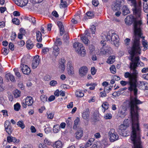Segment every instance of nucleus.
<instances>
[{"instance_id":"nucleus-27","label":"nucleus","mask_w":148,"mask_h":148,"mask_svg":"<svg viewBox=\"0 0 148 148\" xmlns=\"http://www.w3.org/2000/svg\"><path fill=\"white\" fill-rule=\"evenodd\" d=\"M95 140L94 138H91L87 142L84 144V147L87 148L90 147L93 143V142Z\"/></svg>"},{"instance_id":"nucleus-28","label":"nucleus","mask_w":148,"mask_h":148,"mask_svg":"<svg viewBox=\"0 0 148 148\" xmlns=\"http://www.w3.org/2000/svg\"><path fill=\"white\" fill-rule=\"evenodd\" d=\"M127 111L126 109L125 108H123L119 112L120 114V116L121 118L123 117L126 115V112Z\"/></svg>"},{"instance_id":"nucleus-47","label":"nucleus","mask_w":148,"mask_h":148,"mask_svg":"<svg viewBox=\"0 0 148 148\" xmlns=\"http://www.w3.org/2000/svg\"><path fill=\"white\" fill-rule=\"evenodd\" d=\"M13 70L16 76L18 77H21V75L20 73L18 72V68H15Z\"/></svg>"},{"instance_id":"nucleus-59","label":"nucleus","mask_w":148,"mask_h":148,"mask_svg":"<svg viewBox=\"0 0 148 148\" xmlns=\"http://www.w3.org/2000/svg\"><path fill=\"white\" fill-rule=\"evenodd\" d=\"M107 54H109L111 53L112 51V49L111 47H106V48H105Z\"/></svg>"},{"instance_id":"nucleus-10","label":"nucleus","mask_w":148,"mask_h":148,"mask_svg":"<svg viewBox=\"0 0 148 148\" xmlns=\"http://www.w3.org/2000/svg\"><path fill=\"white\" fill-rule=\"evenodd\" d=\"M33 102L32 97L31 96H27L26 98L25 101L22 102V106L24 108H26L27 106H31Z\"/></svg>"},{"instance_id":"nucleus-53","label":"nucleus","mask_w":148,"mask_h":148,"mask_svg":"<svg viewBox=\"0 0 148 148\" xmlns=\"http://www.w3.org/2000/svg\"><path fill=\"white\" fill-rule=\"evenodd\" d=\"M143 10L144 12L146 13H148V5L146 3H144L143 5Z\"/></svg>"},{"instance_id":"nucleus-37","label":"nucleus","mask_w":148,"mask_h":148,"mask_svg":"<svg viewBox=\"0 0 148 148\" xmlns=\"http://www.w3.org/2000/svg\"><path fill=\"white\" fill-rule=\"evenodd\" d=\"M60 129V127L59 125H56L53 127V131L54 133H57L59 132Z\"/></svg>"},{"instance_id":"nucleus-29","label":"nucleus","mask_w":148,"mask_h":148,"mask_svg":"<svg viewBox=\"0 0 148 148\" xmlns=\"http://www.w3.org/2000/svg\"><path fill=\"white\" fill-rule=\"evenodd\" d=\"M36 33L37 41L39 42H41L42 40L41 33L40 31H37Z\"/></svg>"},{"instance_id":"nucleus-51","label":"nucleus","mask_w":148,"mask_h":148,"mask_svg":"<svg viewBox=\"0 0 148 148\" xmlns=\"http://www.w3.org/2000/svg\"><path fill=\"white\" fill-rule=\"evenodd\" d=\"M12 21L14 24L17 25H18L19 24V20L17 18H14L12 19Z\"/></svg>"},{"instance_id":"nucleus-6","label":"nucleus","mask_w":148,"mask_h":148,"mask_svg":"<svg viewBox=\"0 0 148 148\" xmlns=\"http://www.w3.org/2000/svg\"><path fill=\"white\" fill-rule=\"evenodd\" d=\"M73 47L75 49L76 52L80 56L84 57L86 54V50L85 47L82 43L76 42L73 43Z\"/></svg>"},{"instance_id":"nucleus-64","label":"nucleus","mask_w":148,"mask_h":148,"mask_svg":"<svg viewBox=\"0 0 148 148\" xmlns=\"http://www.w3.org/2000/svg\"><path fill=\"white\" fill-rule=\"evenodd\" d=\"M142 85H143L145 87V89L148 90V83L145 82H143L141 83Z\"/></svg>"},{"instance_id":"nucleus-20","label":"nucleus","mask_w":148,"mask_h":148,"mask_svg":"<svg viewBox=\"0 0 148 148\" xmlns=\"http://www.w3.org/2000/svg\"><path fill=\"white\" fill-rule=\"evenodd\" d=\"M7 140L8 142L10 143L13 142L18 143H19L20 140L19 139L17 140L16 138L14 137L11 136H8L7 137Z\"/></svg>"},{"instance_id":"nucleus-5","label":"nucleus","mask_w":148,"mask_h":148,"mask_svg":"<svg viewBox=\"0 0 148 148\" xmlns=\"http://www.w3.org/2000/svg\"><path fill=\"white\" fill-rule=\"evenodd\" d=\"M127 1L129 4L134 7L133 10L134 14L137 17H140L141 12L140 3H139L138 6L136 0H127Z\"/></svg>"},{"instance_id":"nucleus-41","label":"nucleus","mask_w":148,"mask_h":148,"mask_svg":"<svg viewBox=\"0 0 148 148\" xmlns=\"http://www.w3.org/2000/svg\"><path fill=\"white\" fill-rule=\"evenodd\" d=\"M49 124H46L45 126H44L45 127L44 128V131L46 134L49 133L51 130V128L49 127Z\"/></svg>"},{"instance_id":"nucleus-23","label":"nucleus","mask_w":148,"mask_h":148,"mask_svg":"<svg viewBox=\"0 0 148 148\" xmlns=\"http://www.w3.org/2000/svg\"><path fill=\"white\" fill-rule=\"evenodd\" d=\"M53 54L56 56H58L59 53V47L55 45L53 47Z\"/></svg>"},{"instance_id":"nucleus-16","label":"nucleus","mask_w":148,"mask_h":148,"mask_svg":"<svg viewBox=\"0 0 148 148\" xmlns=\"http://www.w3.org/2000/svg\"><path fill=\"white\" fill-rule=\"evenodd\" d=\"M67 69L69 75H71L74 73L73 68L71 62H69L67 63Z\"/></svg>"},{"instance_id":"nucleus-4","label":"nucleus","mask_w":148,"mask_h":148,"mask_svg":"<svg viewBox=\"0 0 148 148\" xmlns=\"http://www.w3.org/2000/svg\"><path fill=\"white\" fill-rule=\"evenodd\" d=\"M101 36L103 40L101 42V44H104L105 41H110L112 44L116 47L118 45L119 42L118 36L113 31H110L107 33L104 32L102 34Z\"/></svg>"},{"instance_id":"nucleus-1","label":"nucleus","mask_w":148,"mask_h":148,"mask_svg":"<svg viewBox=\"0 0 148 148\" xmlns=\"http://www.w3.org/2000/svg\"><path fill=\"white\" fill-rule=\"evenodd\" d=\"M134 95L130 97L129 103L130 108L131 119L132 124V132L130 139L134 144V147L141 146V145L140 130L138 122V110H139L138 105L143 103L137 98V88L133 90Z\"/></svg>"},{"instance_id":"nucleus-22","label":"nucleus","mask_w":148,"mask_h":148,"mask_svg":"<svg viewBox=\"0 0 148 148\" xmlns=\"http://www.w3.org/2000/svg\"><path fill=\"white\" fill-rule=\"evenodd\" d=\"M65 60L64 58H61V61H60L59 62L60 67L62 69V70L64 71L65 69Z\"/></svg>"},{"instance_id":"nucleus-45","label":"nucleus","mask_w":148,"mask_h":148,"mask_svg":"<svg viewBox=\"0 0 148 148\" xmlns=\"http://www.w3.org/2000/svg\"><path fill=\"white\" fill-rule=\"evenodd\" d=\"M28 59L25 57H23L21 59V65L25 64H26L27 62L28 61Z\"/></svg>"},{"instance_id":"nucleus-26","label":"nucleus","mask_w":148,"mask_h":148,"mask_svg":"<svg viewBox=\"0 0 148 148\" xmlns=\"http://www.w3.org/2000/svg\"><path fill=\"white\" fill-rule=\"evenodd\" d=\"M122 10L123 14L124 15H126L130 13L129 9L126 5H124L123 6Z\"/></svg>"},{"instance_id":"nucleus-35","label":"nucleus","mask_w":148,"mask_h":148,"mask_svg":"<svg viewBox=\"0 0 148 148\" xmlns=\"http://www.w3.org/2000/svg\"><path fill=\"white\" fill-rule=\"evenodd\" d=\"M34 45L30 40H28L27 42L26 47L28 49H31L32 48Z\"/></svg>"},{"instance_id":"nucleus-48","label":"nucleus","mask_w":148,"mask_h":148,"mask_svg":"<svg viewBox=\"0 0 148 148\" xmlns=\"http://www.w3.org/2000/svg\"><path fill=\"white\" fill-rule=\"evenodd\" d=\"M40 99L43 102L45 103L47 101V97L46 96L43 95L40 96Z\"/></svg>"},{"instance_id":"nucleus-39","label":"nucleus","mask_w":148,"mask_h":148,"mask_svg":"<svg viewBox=\"0 0 148 148\" xmlns=\"http://www.w3.org/2000/svg\"><path fill=\"white\" fill-rule=\"evenodd\" d=\"M80 121V119L78 117H77L74 121V125L73 127V128L74 129H76L77 127V126L79 125Z\"/></svg>"},{"instance_id":"nucleus-43","label":"nucleus","mask_w":148,"mask_h":148,"mask_svg":"<svg viewBox=\"0 0 148 148\" xmlns=\"http://www.w3.org/2000/svg\"><path fill=\"white\" fill-rule=\"evenodd\" d=\"M75 95L77 97H82L84 96V93L80 90L76 91L75 92Z\"/></svg>"},{"instance_id":"nucleus-63","label":"nucleus","mask_w":148,"mask_h":148,"mask_svg":"<svg viewBox=\"0 0 148 148\" xmlns=\"http://www.w3.org/2000/svg\"><path fill=\"white\" fill-rule=\"evenodd\" d=\"M120 8L119 6H117L115 4L113 7H112V9L114 11H118L120 9Z\"/></svg>"},{"instance_id":"nucleus-7","label":"nucleus","mask_w":148,"mask_h":148,"mask_svg":"<svg viewBox=\"0 0 148 148\" xmlns=\"http://www.w3.org/2000/svg\"><path fill=\"white\" fill-rule=\"evenodd\" d=\"M130 122V120L128 119L125 120L123 122V124H121L119 127L118 129V132L121 135H123L125 130L129 126Z\"/></svg>"},{"instance_id":"nucleus-21","label":"nucleus","mask_w":148,"mask_h":148,"mask_svg":"<svg viewBox=\"0 0 148 148\" xmlns=\"http://www.w3.org/2000/svg\"><path fill=\"white\" fill-rule=\"evenodd\" d=\"M62 142L60 140H58L53 145V147L54 148H62Z\"/></svg>"},{"instance_id":"nucleus-13","label":"nucleus","mask_w":148,"mask_h":148,"mask_svg":"<svg viewBox=\"0 0 148 148\" xmlns=\"http://www.w3.org/2000/svg\"><path fill=\"white\" fill-rule=\"evenodd\" d=\"M88 71V69L85 66H83L79 69V75L82 77L86 76Z\"/></svg>"},{"instance_id":"nucleus-17","label":"nucleus","mask_w":148,"mask_h":148,"mask_svg":"<svg viewBox=\"0 0 148 148\" xmlns=\"http://www.w3.org/2000/svg\"><path fill=\"white\" fill-rule=\"evenodd\" d=\"M142 34H143L142 33V32H141V36H140V38H139V45L140 48V53H141V48H140V39L141 38H143V40H142V42L143 45V47H144V49L145 50L146 49H147V41L146 40H145L144 39L145 37L142 36Z\"/></svg>"},{"instance_id":"nucleus-14","label":"nucleus","mask_w":148,"mask_h":148,"mask_svg":"<svg viewBox=\"0 0 148 148\" xmlns=\"http://www.w3.org/2000/svg\"><path fill=\"white\" fill-rule=\"evenodd\" d=\"M21 70L23 73L25 75H29L31 72L30 68L26 65H21Z\"/></svg>"},{"instance_id":"nucleus-9","label":"nucleus","mask_w":148,"mask_h":148,"mask_svg":"<svg viewBox=\"0 0 148 148\" xmlns=\"http://www.w3.org/2000/svg\"><path fill=\"white\" fill-rule=\"evenodd\" d=\"M110 141L113 142L118 139L119 136L114 129H111L108 133Z\"/></svg>"},{"instance_id":"nucleus-8","label":"nucleus","mask_w":148,"mask_h":148,"mask_svg":"<svg viewBox=\"0 0 148 148\" xmlns=\"http://www.w3.org/2000/svg\"><path fill=\"white\" fill-rule=\"evenodd\" d=\"M120 84L123 86H124L127 84H128L129 86L128 88L129 91H132L137 88V85L136 82H134L129 81H125L122 80L120 81Z\"/></svg>"},{"instance_id":"nucleus-12","label":"nucleus","mask_w":148,"mask_h":148,"mask_svg":"<svg viewBox=\"0 0 148 148\" xmlns=\"http://www.w3.org/2000/svg\"><path fill=\"white\" fill-rule=\"evenodd\" d=\"M40 61L39 56L37 55L34 57L32 64V66L33 69H35L37 67L39 64Z\"/></svg>"},{"instance_id":"nucleus-58","label":"nucleus","mask_w":148,"mask_h":148,"mask_svg":"<svg viewBox=\"0 0 148 148\" xmlns=\"http://www.w3.org/2000/svg\"><path fill=\"white\" fill-rule=\"evenodd\" d=\"M60 8H66L67 7L66 2V1H64V2L61 3L60 4Z\"/></svg>"},{"instance_id":"nucleus-33","label":"nucleus","mask_w":148,"mask_h":148,"mask_svg":"<svg viewBox=\"0 0 148 148\" xmlns=\"http://www.w3.org/2000/svg\"><path fill=\"white\" fill-rule=\"evenodd\" d=\"M88 49L89 50V53L92 55L94 54L95 53V47L92 45H90L89 46Z\"/></svg>"},{"instance_id":"nucleus-34","label":"nucleus","mask_w":148,"mask_h":148,"mask_svg":"<svg viewBox=\"0 0 148 148\" xmlns=\"http://www.w3.org/2000/svg\"><path fill=\"white\" fill-rule=\"evenodd\" d=\"M17 1L19 2L21 6H25L28 2V0H17Z\"/></svg>"},{"instance_id":"nucleus-61","label":"nucleus","mask_w":148,"mask_h":148,"mask_svg":"<svg viewBox=\"0 0 148 148\" xmlns=\"http://www.w3.org/2000/svg\"><path fill=\"white\" fill-rule=\"evenodd\" d=\"M104 118L106 119H110L112 118V115L111 114H107L104 116Z\"/></svg>"},{"instance_id":"nucleus-50","label":"nucleus","mask_w":148,"mask_h":148,"mask_svg":"<svg viewBox=\"0 0 148 148\" xmlns=\"http://www.w3.org/2000/svg\"><path fill=\"white\" fill-rule=\"evenodd\" d=\"M21 106L19 103H17L14 105V110L17 111H18L20 109Z\"/></svg>"},{"instance_id":"nucleus-15","label":"nucleus","mask_w":148,"mask_h":148,"mask_svg":"<svg viewBox=\"0 0 148 148\" xmlns=\"http://www.w3.org/2000/svg\"><path fill=\"white\" fill-rule=\"evenodd\" d=\"M88 32L87 30H86L84 34L81 36V39L82 42L86 45H88V44L90 42V41L88 40L87 37V36H88Z\"/></svg>"},{"instance_id":"nucleus-55","label":"nucleus","mask_w":148,"mask_h":148,"mask_svg":"<svg viewBox=\"0 0 148 148\" xmlns=\"http://www.w3.org/2000/svg\"><path fill=\"white\" fill-rule=\"evenodd\" d=\"M57 84V82L55 80H52L49 83V84L52 86H55Z\"/></svg>"},{"instance_id":"nucleus-31","label":"nucleus","mask_w":148,"mask_h":148,"mask_svg":"<svg viewBox=\"0 0 148 148\" xmlns=\"http://www.w3.org/2000/svg\"><path fill=\"white\" fill-rule=\"evenodd\" d=\"M25 19L29 20L32 24L34 25L36 23V20L35 18L30 16L26 17Z\"/></svg>"},{"instance_id":"nucleus-32","label":"nucleus","mask_w":148,"mask_h":148,"mask_svg":"<svg viewBox=\"0 0 148 148\" xmlns=\"http://www.w3.org/2000/svg\"><path fill=\"white\" fill-rule=\"evenodd\" d=\"M124 77L126 78H129V81H133L134 80L131 73L127 72L124 74Z\"/></svg>"},{"instance_id":"nucleus-25","label":"nucleus","mask_w":148,"mask_h":148,"mask_svg":"<svg viewBox=\"0 0 148 148\" xmlns=\"http://www.w3.org/2000/svg\"><path fill=\"white\" fill-rule=\"evenodd\" d=\"M5 77L7 79H10L12 82H13L15 80L14 76L10 73L6 74Z\"/></svg>"},{"instance_id":"nucleus-62","label":"nucleus","mask_w":148,"mask_h":148,"mask_svg":"<svg viewBox=\"0 0 148 148\" xmlns=\"http://www.w3.org/2000/svg\"><path fill=\"white\" fill-rule=\"evenodd\" d=\"M92 4L95 6H97L99 4V2L97 0H92Z\"/></svg>"},{"instance_id":"nucleus-60","label":"nucleus","mask_w":148,"mask_h":148,"mask_svg":"<svg viewBox=\"0 0 148 148\" xmlns=\"http://www.w3.org/2000/svg\"><path fill=\"white\" fill-rule=\"evenodd\" d=\"M9 48L12 51H13L14 49V44L11 42H10L8 45Z\"/></svg>"},{"instance_id":"nucleus-19","label":"nucleus","mask_w":148,"mask_h":148,"mask_svg":"<svg viewBox=\"0 0 148 148\" xmlns=\"http://www.w3.org/2000/svg\"><path fill=\"white\" fill-rule=\"evenodd\" d=\"M83 130L82 128L78 129L75 134L76 138L77 139H80L83 136Z\"/></svg>"},{"instance_id":"nucleus-18","label":"nucleus","mask_w":148,"mask_h":148,"mask_svg":"<svg viewBox=\"0 0 148 148\" xmlns=\"http://www.w3.org/2000/svg\"><path fill=\"white\" fill-rule=\"evenodd\" d=\"M57 23V25L59 28L60 35L62 36L65 33L64 26L62 23L60 21L58 22Z\"/></svg>"},{"instance_id":"nucleus-52","label":"nucleus","mask_w":148,"mask_h":148,"mask_svg":"<svg viewBox=\"0 0 148 148\" xmlns=\"http://www.w3.org/2000/svg\"><path fill=\"white\" fill-rule=\"evenodd\" d=\"M110 70L111 72L113 74H115L116 72V69L114 65H112L110 68Z\"/></svg>"},{"instance_id":"nucleus-38","label":"nucleus","mask_w":148,"mask_h":148,"mask_svg":"<svg viewBox=\"0 0 148 148\" xmlns=\"http://www.w3.org/2000/svg\"><path fill=\"white\" fill-rule=\"evenodd\" d=\"M115 57L114 56H110L107 60V62L110 64H112L114 61Z\"/></svg>"},{"instance_id":"nucleus-57","label":"nucleus","mask_w":148,"mask_h":148,"mask_svg":"<svg viewBox=\"0 0 148 148\" xmlns=\"http://www.w3.org/2000/svg\"><path fill=\"white\" fill-rule=\"evenodd\" d=\"M47 118L51 119H53L54 116V114L53 113H47Z\"/></svg>"},{"instance_id":"nucleus-3","label":"nucleus","mask_w":148,"mask_h":148,"mask_svg":"<svg viewBox=\"0 0 148 148\" xmlns=\"http://www.w3.org/2000/svg\"><path fill=\"white\" fill-rule=\"evenodd\" d=\"M132 43V47L129 50V53L131 55L130 60L132 62L130 63V68L131 70L136 69L138 66L137 61L139 60V57H134V56L138 53L140 54L139 42Z\"/></svg>"},{"instance_id":"nucleus-36","label":"nucleus","mask_w":148,"mask_h":148,"mask_svg":"<svg viewBox=\"0 0 148 148\" xmlns=\"http://www.w3.org/2000/svg\"><path fill=\"white\" fill-rule=\"evenodd\" d=\"M124 3V0H116L115 4L120 8Z\"/></svg>"},{"instance_id":"nucleus-24","label":"nucleus","mask_w":148,"mask_h":148,"mask_svg":"<svg viewBox=\"0 0 148 148\" xmlns=\"http://www.w3.org/2000/svg\"><path fill=\"white\" fill-rule=\"evenodd\" d=\"M89 110L88 109H86V110L82 114V117L84 119H88L89 115Z\"/></svg>"},{"instance_id":"nucleus-40","label":"nucleus","mask_w":148,"mask_h":148,"mask_svg":"<svg viewBox=\"0 0 148 148\" xmlns=\"http://www.w3.org/2000/svg\"><path fill=\"white\" fill-rule=\"evenodd\" d=\"M102 106L103 109V110H102V111L103 112H104L106 110H107L109 108V104L108 102H105L103 103L102 105Z\"/></svg>"},{"instance_id":"nucleus-46","label":"nucleus","mask_w":148,"mask_h":148,"mask_svg":"<svg viewBox=\"0 0 148 148\" xmlns=\"http://www.w3.org/2000/svg\"><path fill=\"white\" fill-rule=\"evenodd\" d=\"M94 13L93 11H89L86 13V15L89 17V18H91L94 17Z\"/></svg>"},{"instance_id":"nucleus-54","label":"nucleus","mask_w":148,"mask_h":148,"mask_svg":"<svg viewBox=\"0 0 148 148\" xmlns=\"http://www.w3.org/2000/svg\"><path fill=\"white\" fill-rule=\"evenodd\" d=\"M8 52V50L5 48H4L2 49V52L4 55H7Z\"/></svg>"},{"instance_id":"nucleus-56","label":"nucleus","mask_w":148,"mask_h":148,"mask_svg":"<svg viewBox=\"0 0 148 148\" xmlns=\"http://www.w3.org/2000/svg\"><path fill=\"white\" fill-rule=\"evenodd\" d=\"M69 38V37L68 33H66L64 35L63 39L65 42L68 40Z\"/></svg>"},{"instance_id":"nucleus-30","label":"nucleus","mask_w":148,"mask_h":148,"mask_svg":"<svg viewBox=\"0 0 148 148\" xmlns=\"http://www.w3.org/2000/svg\"><path fill=\"white\" fill-rule=\"evenodd\" d=\"M132 71V73H131L132 76L133 80L135 79L138 76V71L136 69H134L131 70Z\"/></svg>"},{"instance_id":"nucleus-42","label":"nucleus","mask_w":148,"mask_h":148,"mask_svg":"<svg viewBox=\"0 0 148 148\" xmlns=\"http://www.w3.org/2000/svg\"><path fill=\"white\" fill-rule=\"evenodd\" d=\"M17 125L22 129H23L25 127V124L22 121H18L17 123Z\"/></svg>"},{"instance_id":"nucleus-49","label":"nucleus","mask_w":148,"mask_h":148,"mask_svg":"<svg viewBox=\"0 0 148 148\" xmlns=\"http://www.w3.org/2000/svg\"><path fill=\"white\" fill-rule=\"evenodd\" d=\"M44 143L45 145H51V142L48 139L45 138L44 140Z\"/></svg>"},{"instance_id":"nucleus-44","label":"nucleus","mask_w":148,"mask_h":148,"mask_svg":"<svg viewBox=\"0 0 148 148\" xmlns=\"http://www.w3.org/2000/svg\"><path fill=\"white\" fill-rule=\"evenodd\" d=\"M13 94L15 98L18 97L20 95L21 92L18 90H16L14 91Z\"/></svg>"},{"instance_id":"nucleus-2","label":"nucleus","mask_w":148,"mask_h":148,"mask_svg":"<svg viewBox=\"0 0 148 148\" xmlns=\"http://www.w3.org/2000/svg\"><path fill=\"white\" fill-rule=\"evenodd\" d=\"M125 21L126 24L129 25L134 22V34L132 40V43L139 42V38L141 34V25L142 24L141 21H137L136 18L132 15L127 16Z\"/></svg>"},{"instance_id":"nucleus-11","label":"nucleus","mask_w":148,"mask_h":148,"mask_svg":"<svg viewBox=\"0 0 148 148\" xmlns=\"http://www.w3.org/2000/svg\"><path fill=\"white\" fill-rule=\"evenodd\" d=\"M4 127L6 132L9 134L10 135L13 131V129L11 127L10 123L9 121L6 120L5 121Z\"/></svg>"}]
</instances>
